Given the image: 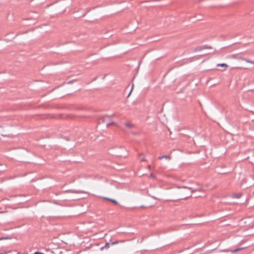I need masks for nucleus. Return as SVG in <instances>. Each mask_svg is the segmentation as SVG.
I'll use <instances>...</instances> for the list:
<instances>
[{"instance_id":"nucleus-5","label":"nucleus","mask_w":254,"mask_h":254,"mask_svg":"<svg viewBox=\"0 0 254 254\" xmlns=\"http://www.w3.org/2000/svg\"><path fill=\"white\" fill-rule=\"evenodd\" d=\"M163 158H165V159L170 160L171 159V156H167V155H162V156H160L158 157V159L160 160L162 159Z\"/></svg>"},{"instance_id":"nucleus-7","label":"nucleus","mask_w":254,"mask_h":254,"mask_svg":"<svg viewBox=\"0 0 254 254\" xmlns=\"http://www.w3.org/2000/svg\"><path fill=\"white\" fill-rule=\"evenodd\" d=\"M241 196H242L241 193H235V194H233V197L237 198H240L241 197Z\"/></svg>"},{"instance_id":"nucleus-4","label":"nucleus","mask_w":254,"mask_h":254,"mask_svg":"<svg viewBox=\"0 0 254 254\" xmlns=\"http://www.w3.org/2000/svg\"><path fill=\"white\" fill-rule=\"evenodd\" d=\"M125 126L129 128H133L135 127V125L130 123H127L125 124Z\"/></svg>"},{"instance_id":"nucleus-15","label":"nucleus","mask_w":254,"mask_h":254,"mask_svg":"<svg viewBox=\"0 0 254 254\" xmlns=\"http://www.w3.org/2000/svg\"><path fill=\"white\" fill-rule=\"evenodd\" d=\"M9 239V238L8 237H2V238H0V240H6V239Z\"/></svg>"},{"instance_id":"nucleus-14","label":"nucleus","mask_w":254,"mask_h":254,"mask_svg":"<svg viewBox=\"0 0 254 254\" xmlns=\"http://www.w3.org/2000/svg\"><path fill=\"white\" fill-rule=\"evenodd\" d=\"M108 117H108V116H105V117H103L102 118V120H103V122H105V120H106V118H108Z\"/></svg>"},{"instance_id":"nucleus-11","label":"nucleus","mask_w":254,"mask_h":254,"mask_svg":"<svg viewBox=\"0 0 254 254\" xmlns=\"http://www.w3.org/2000/svg\"><path fill=\"white\" fill-rule=\"evenodd\" d=\"M232 57L233 58H235V59H239V58H242V57H238V55H232Z\"/></svg>"},{"instance_id":"nucleus-6","label":"nucleus","mask_w":254,"mask_h":254,"mask_svg":"<svg viewBox=\"0 0 254 254\" xmlns=\"http://www.w3.org/2000/svg\"><path fill=\"white\" fill-rule=\"evenodd\" d=\"M105 199L112 202L113 203H114L116 204H118V202L115 199H110V198H105Z\"/></svg>"},{"instance_id":"nucleus-12","label":"nucleus","mask_w":254,"mask_h":254,"mask_svg":"<svg viewBox=\"0 0 254 254\" xmlns=\"http://www.w3.org/2000/svg\"><path fill=\"white\" fill-rule=\"evenodd\" d=\"M119 243V241H115L114 242H113L111 243V245H115V244H117Z\"/></svg>"},{"instance_id":"nucleus-9","label":"nucleus","mask_w":254,"mask_h":254,"mask_svg":"<svg viewBox=\"0 0 254 254\" xmlns=\"http://www.w3.org/2000/svg\"><path fill=\"white\" fill-rule=\"evenodd\" d=\"M217 66H224V67H228V65L226 64H224V63L218 64Z\"/></svg>"},{"instance_id":"nucleus-16","label":"nucleus","mask_w":254,"mask_h":254,"mask_svg":"<svg viewBox=\"0 0 254 254\" xmlns=\"http://www.w3.org/2000/svg\"><path fill=\"white\" fill-rule=\"evenodd\" d=\"M133 84H132V87H131V90H130V92H129V94H128V96H129V95H130V93H131V91H132V89H133Z\"/></svg>"},{"instance_id":"nucleus-17","label":"nucleus","mask_w":254,"mask_h":254,"mask_svg":"<svg viewBox=\"0 0 254 254\" xmlns=\"http://www.w3.org/2000/svg\"><path fill=\"white\" fill-rule=\"evenodd\" d=\"M7 253H8V252H3V253H0V254H7Z\"/></svg>"},{"instance_id":"nucleus-18","label":"nucleus","mask_w":254,"mask_h":254,"mask_svg":"<svg viewBox=\"0 0 254 254\" xmlns=\"http://www.w3.org/2000/svg\"><path fill=\"white\" fill-rule=\"evenodd\" d=\"M150 176V177L151 178H154V175H153V174H151Z\"/></svg>"},{"instance_id":"nucleus-8","label":"nucleus","mask_w":254,"mask_h":254,"mask_svg":"<svg viewBox=\"0 0 254 254\" xmlns=\"http://www.w3.org/2000/svg\"><path fill=\"white\" fill-rule=\"evenodd\" d=\"M110 245H111L110 243H107L104 247H102L101 248V250H103L104 248H109Z\"/></svg>"},{"instance_id":"nucleus-13","label":"nucleus","mask_w":254,"mask_h":254,"mask_svg":"<svg viewBox=\"0 0 254 254\" xmlns=\"http://www.w3.org/2000/svg\"><path fill=\"white\" fill-rule=\"evenodd\" d=\"M243 248H238V249H237L234 251H233V252H238V251H240L241 250H242Z\"/></svg>"},{"instance_id":"nucleus-1","label":"nucleus","mask_w":254,"mask_h":254,"mask_svg":"<svg viewBox=\"0 0 254 254\" xmlns=\"http://www.w3.org/2000/svg\"><path fill=\"white\" fill-rule=\"evenodd\" d=\"M209 48H210L208 47L207 45H205V46H198V47H196L195 49H194L193 50V51L194 52H196L197 51H201L203 49H209Z\"/></svg>"},{"instance_id":"nucleus-19","label":"nucleus","mask_w":254,"mask_h":254,"mask_svg":"<svg viewBox=\"0 0 254 254\" xmlns=\"http://www.w3.org/2000/svg\"><path fill=\"white\" fill-rule=\"evenodd\" d=\"M141 161H145V158H144V157H143L142 158H141Z\"/></svg>"},{"instance_id":"nucleus-3","label":"nucleus","mask_w":254,"mask_h":254,"mask_svg":"<svg viewBox=\"0 0 254 254\" xmlns=\"http://www.w3.org/2000/svg\"><path fill=\"white\" fill-rule=\"evenodd\" d=\"M239 59L244 61L246 62L247 63L254 64V61H252V60H250L249 59L244 58H239Z\"/></svg>"},{"instance_id":"nucleus-10","label":"nucleus","mask_w":254,"mask_h":254,"mask_svg":"<svg viewBox=\"0 0 254 254\" xmlns=\"http://www.w3.org/2000/svg\"><path fill=\"white\" fill-rule=\"evenodd\" d=\"M116 125V123L114 122H110L107 124V127H108L110 126L111 125Z\"/></svg>"},{"instance_id":"nucleus-21","label":"nucleus","mask_w":254,"mask_h":254,"mask_svg":"<svg viewBox=\"0 0 254 254\" xmlns=\"http://www.w3.org/2000/svg\"><path fill=\"white\" fill-rule=\"evenodd\" d=\"M17 254H27V253H25V254H21L20 253H17Z\"/></svg>"},{"instance_id":"nucleus-2","label":"nucleus","mask_w":254,"mask_h":254,"mask_svg":"<svg viewBox=\"0 0 254 254\" xmlns=\"http://www.w3.org/2000/svg\"><path fill=\"white\" fill-rule=\"evenodd\" d=\"M183 188L188 189L191 190V192L200 191L201 189L200 188H194L192 187H183Z\"/></svg>"},{"instance_id":"nucleus-20","label":"nucleus","mask_w":254,"mask_h":254,"mask_svg":"<svg viewBox=\"0 0 254 254\" xmlns=\"http://www.w3.org/2000/svg\"><path fill=\"white\" fill-rule=\"evenodd\" d=\"M190 196V195H189V196H186L184 197V198H188Z\"/></svg>"}]
</instances>
